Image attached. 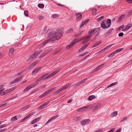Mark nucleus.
<instances>
[{
    "label": "nucleus",
    "instance_id": "obj_1",
    "mask_svg": "<svg viewBox=\"0 0 132 132\" xmlns=\"http://www.w3.org/2000/svg\"><path fill=\"white\" fill-rule=\"evenodd\" d=\"M63 32L61 29L57 30L55 32L51 31L48 34V37L50 38L48 39L49 42H54L56 40L60 39L62 35Z\"/></svg>",
    "mask_w": 132,
    "mask_h": 132
},
{
    "label": "nucleus",
    "instance_id": "obj_2",
    "mask_svg": "<svg viewBox=\"0 0 132 132\" xmlns=\"http://www.w3.org/2000/svg\"><path fill=\"white\" fill-rule=\"evenodd\" d=\"M92 36V35H88L80 39L79 41L77 39H74L71 42L70 44L67 46L66 48L68 49H69L73 46L75 44L78 42L79 41H81L82 40H83L84 41L81 43V44H84L88 41L90 38Z\"/></svg>",
    "mask_w": 132,
    "mask_h": 132
},
{
    "label": "nucleus",
    "instance_id": "obj_3",
    "mask_svg": "<svg viewBox=\"0 0 132 132\" xmlns=\"http://www.w3.org/2000/svg\"><path fill=\"white\" fill-rule=\"evenodd\" d=\"M105 20H104L101 22L100 26L103 29H105L109 28L107 27V26L105 23Z\"/></svg>",
    "mask_w": 132,
    "mask_h": 132
},
{
    "label": "nucleus",
    "instance_id": "obj_4",
    "mask_svg": "<svg viewBox=\"0 0 132 132\" xmlns=\"http://www.w3.org/2000/svg\"><path fill=\"white\" fill-rule=\"evenodd\" d=\"M90 120L89 119H86L83 120L80 122L82 125H85L90 122Z\"/></svg>",
    "mask_w": 132,
    "mask_h": 132
},
{
    "label": "nucleus",
    "instance_id": "obj_5",
    "mask_svg": "<svg viewBox=\"0 0 132 132\" xmlns=\"http://www.w3.org/2000/svg\"><path fill=\"white\" fill-rule=\"evenodd\" d=\"M77 18L76 20L77 21L80 20L82 17V15L81 13H77L76 14Z\"/></svg>",
    "mask_w": 132,
    "mask_h": 132
},
{
    "label": "nucleus",
    "instance_id": "obj_6",
    "mask_svg": "<svg viewBox=\"0 0 132 132\" xmlns=\"http://www.w3.org/2000/svg\"><path fill=\"white\" fill-rule=\"evenodd\" d=\"M58 117V116L57 115L54 116L50 118V119L46 122V123L45 125L47 124L51 121H52L53 120L55 119L56 118Z\"/></svg>",
    "mask_w": 132,
    "mask_h": 132
},
{
    "label": "nucleus",
    "instance_id": "obj_7",
    "mask_svg": "<svg viewBox=\"0 0 132 132\" xmlns=\"http://www.w3.org/2000/svg\"><path fill=\"white\" fill-rule=\"evenodd\" d=\"M60 69H59L56 70L54 71L53 72H52V73L48 75V76H49L50 78L52 76H54L56 74L59 72L60 71Z\"/></svg>",
    "mask_w": 132,
    "mask_h": 132
},
{
    "label": "nucleus",
    "instance_id": "obj_8",
    "mask_svg": "<svg viewBox=\"0 0 132 132\" xmlns=\"http://www.w3.org/2000/svg\"><path fill=\"white\" fill-rule=\"evenodd\" d=\"M39 62V60L35 61L34 62L31 64L29 67V68L30 69L31 68H32Z\"/></svg>",
    "mask_w": 132,
    "mask_h": 132
},
{
    "label": "nucleus",
    "instance_id": "obj_9",
    "mask_svg": "<svg viewBox=\"0 0 132 132\" xmlns=\"http://www.w3.org/2000/svg\"><path fill=\"white\" fill-rule=\"evenodd\" d=\"M41 69V68H37L34 69L32 72V75L35 74L37 73Z\"/></svg>",
    "mask_w": 132,
    "mask_h": 132
},
{
    "label": "nucleus",
    "instance_id": "obj_10",
    "mask_svg": "<svg viewBox=\"0 0 132 132\" xmlns=\"http://www.w3.org/2000/svg\"><path fill=\"white\" fill-rule=\"evenodd\" d=\"M104 65V64H103L100 65H99L96 68H95L93 70L92 72H94L97 71V70H99L102 67H103Z\"/></svg>",
    "mask_w": 132,
    "mask_h": 132
},
{
    "label": "nucleus",
    "instance_id": "obj_11",
    "mask_svg": "<svg viewBox=\"0 0 132 132\" xmlns=\"http://www.w3.org/2000/svg\"><path fill=\"white\" fill-rule=\"evenodd\" d=\"M86 110H87L86 106L77 109L78 111L81 112H84Z\"/></svg>",
    "mask_w": 132,
    "mask_h": 132
},
{
    "label": "nucleus",
    "instance_id": "obj_12",
    "mask_svg": "<svg viewBox=\"0 0 132 132\" xmlns=\"http://www.w3.org/2000/svg\"><path fill=\"white\" fill-rule=\"evenodd\" d=\"M22 77H21L16 78L13 82L11 83V84H13L17 82L18 81L20 80Z\"/></svg>",
    "mask_w": 132,
    "mask_h": 132
},
{
    "label": "nucleus",
    "instance_id": "obj_13",
    "mask_svg": "<svg viewBox=\"0 0 132 132\" xmlns=\"http://www.w3.org/2000/svg\"><path fill=\"white\" fill-rule=\"evenodd\" d=\"M48 40L47 39L44 41L41 44H40V47H43L47 43L49 42Z\"/></svg>",
    "mask_w": 132,
    "mask_h": 132
},
{
    "label": "nucleus",
    "instance_id": "obj_14",
    "mask_svg": "<svg viewBox=\"0 0 132 132\" xmlns=\"http://www.w3.org/2000/svg\"><path fill=\"white\" fill-rule=\"evenodd\" d=\"M106 24H107V27L109 28L110 27L111 24V20L110 19H108L107 20L106 22Z\"/></svg>",
    "mask_w": 132,
    "mask_h": 132
},
{
    "label": "nucleus",
    "instance_id": "obj_15",
    "mask_svg": "<svg viewBox=\"0 0 132 132\" xmlns=\"http://www.w3.org/2000/svg\"><path fill=\"white\" fill-rule=\"evenodd\" d=\"M48 73H47V74H45L44 75H43V76H42L41 77L39 78H38L37 79V81H41V80L43 79L48 74Z\"/></svg>",
    "mask_w": 132,
    "mask_h": 132
},
{
    "label": "nucleus",
    "instance_id": "obj_16",
    "mask_svg": "<svg viewBox=\"0 0 132 132\" xmlns=\"http://www.w3.org/2000/svg\"><path fill=\"white\" fill-rule=\"evenodd\" d=\"M40 118L41 117H39L34 119L31 122V124H33L37 122L40 119Z\"/></svg>",
    "mask_w": 132,
    "mask_h": 132
},
{
    "label": "nucleus",
    "instance_id": "obj_17",
    "mask_svg": "<svg viewBox=\"0 0 132 132\" xmlns=\"http://www.w3.org/2000/svg\"><path fill=\"white\" fill-rule=\"evenodd\" d=\"M35 113V112H33L31 113L30 114L27 115L26 117H25L24 118L25 119V120L29 118L31 116H32V115H33V114H34Z\"/></svg>",
    "mask_w": 132,
    "mask_h": 132
},
{
    "label": "nucleus",
    "instance_id": "obj_18",
    "mask_svg": "<svg viewBox=\"0 0 132 132\" xmlns=\"http://www.w3.org/2000/svg\"><path fill=\"white\" fill-rule=\"evenodd\" d=\"M32 88L31 85L28 86L27 87L23 90V92H25V91H27L29 89Z\"/></svg>",
    "mask_w": 132,
    "mask_h": 132
},
{
    "label": "nucleus",
    "instance_id": "obj_19",
    "mask_svg": "<svg viewBox=\"0 0 132 132\" xmlns=\"http://www.w3.org/2000/svg\"><path fill=\"white\" fill-rule=\"evenodd\" d=\"M42 50H41L39 51H36L35 53H34V54L35 56L36 57V56H38L42 52Z\"/></svg>",
    "mask_w": 132,
    "mask_h": 132
},
{
    "label": "nucleus",
    "instance_id": "obj_20",
    "mask_svg": "<svg viewBox=\"0 0 132 132\" xmlns=\"http://www.w3.org/2000/svg\"><path fill=\"white\" fill-rule=\"evenodd\" d=\"M101 106V104L100 103L97 104V105L95 106L94 109L93 110L94 111H96L97 109L99 108Z\"/></svg>",
    "mask_w": 132,
    "mask_h": 132
},
{
    "label": "nucleus",
    "instance_id": "obj_21",
    "mask_svg": "<svg viewBox=\"0 0 132 132\" xmlns=\"http://www.w3.org/2000/svg\"><path fill=\"white\" fill-rule=\"evenodd\" d=\"M34 57H36L34 55V54H33L31 55L30 57L27 60V62H29L30 61L31 59H32Z\"/></svg>",
    "mask_w": 132,
    "mask_h": 132
},
{
    "label": "nucleus",
    "instance_id": "obj_22",
    "mask_svg": "<svg viewBox=\"0 0 132 132\" xmlns=\"http://www.w3.org/2000/svg\"><path fill=\"white\" fill-rule=\"evenodd\" d=\"M14 51V49L13 48H11L9 51V55L12 56L13 54Z\"/></svg>",
    "mask_w": 132,
    "mask_h": 132
},
{
    "label": "nucleus",
    "instance_id": "obj_23",
    "mask_svg": "<svg viewBox=\"0 0 132 132\" xmlns=\"http://www.w3.org/2000/svg\"><path fill=\"white\" fill-rule=\"evenodd\" d=\"M117 113L118 112L116 111L113 112L111 114V117L112 118L116 116L117 115Z\"/></svg>",
    "mask_w": 132,
    "mask_h": 132
},
{
    "label": "nucleus",
    "instance_id": "obj_24",
    "mask_svg": "<svg viewBox=\"0 0 132 132\" xmlns=\"http://www.w3.org/2000/svg\"><path fill=\"white\" fill-rule=\"evenodd\" d=\"M95 97L94 95H90L89 96L88 99V101H91L93 99L95 98Z\"/></svg>",
    "mask_w": 132,
    "mask_h": 132
},
{
    "label": "nucleus",
    "instance_id": "obj_25",
    "mask_svg": "<svg viewBox=\"0 0 132 132\" xmlns=\"http://www.w3.org/2000/svg\"><path fill=\"white\" fill-rule=\"evenodd\" d=\"M29 106H30V105H27L21 108V110L22 111H24V110H26V109H28Z\"/></svg>",
    "mask_w": 132,
    "mask_h": 132
},
{
    "label": "nucleus",
    "instance_id": "obj_26",
    "mask_svg": "<svg viewBox=\"0 0 132 132\" xmlns=\"http://www.w3.org/2000/svg\"><path fill=\"white\" fill-rule=\"evenodd\" d=\"M132 26V23H130L127 25L125 27L127 30L129 29Z\"/></svg>",
    "mask_w": 132,
    "mask_h": 132
},
{
    "label": "nucleus",
    "instance_id": "obj_27",
    "mask_svg": "<svg viewBox=\"0 0 132 132\" xmlns=\"http://www.w3.org/2000/svg\"><path fill=\"white\" fill-rule=\"evenodd\" d=\"M48 94H49L47 92V91H46L44 93H43L42 94L40 95L39 96V97L40 98H41L42 97L45 96L46 95H47Z\"/></svg>",
    "mask_w": 132,
    "mask_h": 132
},
{
    "label": "nucleus",
    "instance_id": "obj_28",
    "mask_svg": "<svg viewBox=\"0 0 132 132\" xmlns=\"http://www.w3.org/2000/svg\"><path fill=\"white\" fill-rule=\"evenodd\" d=\"M117 82L113 83L110 84V85L108 86L106 88V89L112 86H113L117 84Z\"/></svg>",
    "mask_w": 132,
    "mask_h": 132
},
{
    "label": "nucleus",
    "instance_id": "obj_29",
    "mask_svg": "<svg viewBox=\"0 0 132 132\" xmlns=\"http://www.w3.org/2000/svg\"><path fill=\"white\" fill-rule=\"evenodd\" d=\"M100 29L101 28L100 27H99L95 28L93 30L94 31V32H95V33H96L99 32L100 31Z\"/></svg>",
    "mask_w": 132,
    "mask_h": 132
},
{
    "label": "nucleus",
    "instance_id": "obj_30",
    "mask_svg": "<svg viewBox=\"0 0 132 132\" xmlns=\"http://www.w3.org/2000/svg\"><path fill=\"white\" fill-rule=\"evenodd\" d=\"M125 15L124 14L121 15L119 18L118 20V21H121L125 17Z\"/></svg>",
    "mask_w": 132,
    "mask_h": 132
},
{
    "label": "nucleus",
    "instance_id": "obj_31",
    "mask_svg": "<svg viewBox=\"0 0 132 132\" xmlns=\"http://www.w3.org/2000/svg\"><path fill=\"white\" fill-rule=\"evenodd\" d=\"M86 109L87 110L88 109L92 108L93 107V106L92 105H89L86 106Z\"/></svg>",
    "mask_w": 132,
    "mask_h": 132
},
{
    "label": "nucleus",
    "instance_id": "obj_32",
    "mask_svg": "<svg viewBox=\"0 0 132 132\" xmlns=\"http://www.w3.org/2000/svg\"><path fill=\"white\" fill-rule=\"evenodd\" d=\"M123 48H119V49L115 51H114V52H115V54H116V53H119V52H120V51H121L123 50Z\"/></svg>",
    "mask_w": 132,
    "mask_h": 132
},
{
    "label": "nucleus",
    "instance_id": "obj_33",
    "mask_svg": "<svg viewBox=\"0 0 132 132\" xmlns=\"http://www.w3.org/2000/svg\"><path fill=\"white\" fill-rule=\"evenodd\" d=\"M18 119V118H17V116H15L14 117L11 118V120L12 121H14Z\"/></svg>",
    "mask_w": 132,
    "mask_h": 132
},
{
    "label": "nucleus",
    "instance_id": "obj_34",
    "mask_svg": "<svg viewBox=\"0 0 132 132\" xmlns=\"http://www.w3.org/2000/svg\"><path fill=\"white\" fill-rule=\"evenodd\" d=\"M102 41H100L98 42H97L93 46V47H95L97 46H98V45H99V44H100V43H101L102 42Z\"/></svg>",
    "mask_w": 132,
    "mask_h": 132
},
{
    "label": "nucleus",
    "instance_id": "obj_35",
    "mask_svg": "<svg viewBox=\"0 0 132 132\" xmlns=\"http://www.w3.org/2000/svg\"><path fill=\"white\" fill-rule=\"evenodd\" d=\"M71 84H67V85H65L64 86L62 87L63 89H66L68 87H69V86L71 85Z\"/></svg>",
    "mask_w": 132,
    "mask_h": 132
},
{
    "label": "nucleus",
    "instance_id": "obj_36",
    "mask_svg": "<svg viewBox=\"0 0 132 132\" xmlns=\"http://www.w3.org/2000/svg\"><path fill=\"white\" fill-rule=\"evenodd\" d=\"M9 93V91H8V89L5 90L4 92H3L1 94V95H5L6 94L8 93Z\"/></svg>",
    "mask_w": 132,
    "mask_h": 132
},
{
    "label": "nucleus",
    "instance_id": "obj_37",
    "mask_svg": "<svg viewBox=\"0 0 132 132\" xmlns=\"http://www.w3.org/2000/svg\"><path fill=\"white\" fill-rule=\"evenodd\" d=\"M114 44H112L110 45H109L106 47H105L103 49V51H105L106 50H107L109 49V48L111 46L113 45Z\"/></svg>",
    "mask_w": 132,
    "mask_h": 132
},
{
    "label": "nucleus",
    "instance_id": "obj_38",
    "mask_svg": "<svg viewBox=\"0 0 132 132\" xmlns=\"http://www.w3.org/2000/svg\"><path fill=\"white\" fill-rule=\"evenodd\" d=\"M91 11L95 15L96 14V12L97 11L96 9H92Z\"/></svg>",
    "mask_w": 132,
    "mask_h": 132
},
{
    "label": "nucleus",
    "instance_id": "obj_39",
    "mask_svg": "<svg viewBox=\"0 0 132 132\" xmlns=\"http://www.w3.org/2000/svg\"><path fill=\"white\" fill-rule=\"evenodd\" d=\"M84 31V30H82V31L80 32L78 34L75 35V36L76 37H78L81 35L82 33Z\"/></svg>",
    "mask_w": 132,
    "mask_h": 132
},
{
    "label": "nucleus",
    "instance_id": "obj_40",
    "mask_svg": "<svg viewBox=\"0 0 132 132\" xmlns=\"http://www.w3.org/2000/svg\"><path fill=\"white\" fill-rule=\"evenodd\" d=\"M39 81H38L37 79L36 82H35V85H31V87H32V88L34 87L35 86H36L38 84Z\"/></svg>",
    "mask_w": 132,
    "mask_h": 132
},
{
    "label": "nucleus",
    "instance_id": "obj_41",
    "mask_svg": "<svg viewBox=\"0 0 132 132\" xmlns=\"http://www.w3.org/2000/svg\"><path fill=\"white\" fill-rule=\"evenodd\" d=\"M38 7L41 8H43L44 7V5L43 4H39L38 5Z\"/></svg>",
    "mask_w": 132,
    "mask_h": 132
},
{
    "label": "nucleus",
    "instance_id": "obj_42",
    "mask_svg": "<svg viewBox=\"0 0 132 132\" xmlns=\"http://www.w3.org/2000/svg\"><path fill=\"white\" fill-rule=\"evenodd\" d=\"M81 119V117L80 116H78L75 118V121H77L80 120Z\"/></svg>",
    "mask_w": 132,
    "mask_h": 132
},
{
    "label": "nucleus",
    "instance_id": "obj_43",
    "mask_svg": "<svg viewBox=\"0 0 132 132\" xmlns=\"http://www.w3.org/2000/svg\"><path fill=\"white\" fill-rule=\"evenodd\" d=\"M87 80V78L84 79L80 81L81 84H82L85 82Z\"/></svg>",
    "mask_w": 132,
    "mask_h": 132
},
{
    "label": "nucleus",
    "instance_id": "obj_44",
    "mask_svg": "<svg viewBox=\"0 0 132 132\" xmlns=\"http://www.w3.org/2000/svg\"><path fill=\"white\" fill-rule=\"evenodd\" d=\"M58 16V14H54L53 15H52V17L54 19V18H55L56 17H57Z\"/></svg>",
    "mask_w": 132,
    "mask_h": 132
},
{
    "label": "nucleus",
    "instance_id": "obj_45",
    "mask_svg": "<svg viewBox=\"0 0 132 132\" xmlns=\"http://www.w3.org/2000/svg\"><path fill=\"white\" fill-rule=\"evenodd\" d=\"M28 11H25L24 12V14L26 16H28Z\"/></svg>",
    "mask_w": 132,
    "mask_h": 132
},
{
    "label": "nucleus",
    "instance_id": "obj_46",
    "mask_svg": "<svg viewBox=\"0 0 132 132\" xmlns=\"http://www.w3.org/2000/svg\"><path fill=\"white\" fill-rule=\"evenodd\" d=\"M115 54V52L114 51L112 53H111L108 56V57H110L112 56H114Z\"/></svg>",
    "mask_w": 132,
    "mask_h": 132
},
{
    "label": "nucleus",
    "instance_id": "obj_47",
    "mask_svg": "<svg viewBox=\"0 0 132 132\" xmlns=\"http://www.w3.org/2000/svg\"><path fill=\"white\" fill-rule=\"evenodd\" d=\"M88 53V52H86L83 53L82 54H80L79 56H82L85 55H86L87 53Z\"/></svg>",
    "mask_w": 132,
    "mask_h": 132
},
{
    "label": "nucleus",
    "instance_id": "obj_48",
    "mask_svg": "<svg viewBox=\"0 0 132 132\" xmlns=\"http://www.w3.org/2000/svg\"><path fill=\"white\" fill-rule=\"evenodd\" d=\"M127 118L126 117L123 118L122 120L120 121V122H122L125 121L127 119Z\"/></svg>",
    "mask_w": 132,
    "mask_h": 132
},
{
    "label": "nucleus",
    "instance_id": "obj_49",
    "mask_svg": "<svg viewBox=\"0 0 132 132\" xmlns=\"http://www.w3.org/2000/svg\"><path fill=\"white\" fill-rule=\"evenodd\" d=\"M94 32L93 30L90 29L88 32V34H92Z\"/></svg>",
    "mask_w": 132,
    "mask_h": 132
},
{
    "label": "nucleus",
    "instance_id": "obj_50",
    "mask_svg": "<svg viewBox=\"0 0 132 132\" xmlns=\"http://www.w3.org/2000/svg\"><path fill=\"white\" fill-rule=\"evenodd\" d=\"M50 103V102L48 101L46 102H45L43 104V106L44 107L46 106V105H48Z\"/></svg>",
    "mask_w": 132,
    "mask_h": 132
},
{
    "label": "nucleus",
    "instance_id": "obj_51",
    "mask_svg": "<svg viewBox=\"0 0 132 132\" xmlns=\"http://www.w3.org/2000/svg\"><path fill=\"white\" fill-rule=\"evenodd\" d=\"M15 88L14 87L13 88H11L10 89H8V91H9V92H10L13 90H14L15 89Z\"/></svg>",
    "mask_w": 132,
    "mask_h": 132
},
{
    "label": "nucleus",
    "instance_id": "obj_52",
    "mask_svg": "<svg viewBox=\"0 0 132 132\" xmlns=\"http://www.w3.org/2000/svg\"><path fill=\"white\" fill-rule=\"evenodd\" d=\"M54 89V88H51L49 89L48 90V91H47L48 92V93H50L51 92V91H52Z\"/></svg>",
    "mask_w": 132,
    "mask_h": 132
},
{
    "label": "nucleus",
    "instance_id": "obj_53",
    "mask_svg": "<svg viewBox=\"0 0 132 132\" xmlns=\"http://www.w3.org/2000/svg\"><path fill=\"white\" fill-rule=\"evenodd\" d=\"M6 126V125L5 124H3L2 125L0 126V129L2 128H3V127H5Z\"/></svg>",
    "mask_w": 132,
    "mask_h": 132
},
{
    "label": "nucleus",
    "instance_id": "obj_54",
    "mask_svg": "<svg viewBox=\"0 0 132 132\" xmlns=\"http://www.w3.org/2000/svg\"><path fill=\"white\" fill-rule=\"evenodd\" d=\"M21 43L20 42H19V43H18L17 44H16L15 45V47H19V46H21Z\"/></svg>",
    "mask_w": 132,
    "mask_h": 132
},
{
    "label": "nucleus",
    "instance_id": "obj_55",
    "mask_svg": "<svg viewBox=\"0 0 132 132\" xmlns=\"http://www.w3.org/2000/svg\"><path fill=\"white\" fill-rule=\"evenodd\" d=\"M73 28H71L70 29H69V30H67V32L68 33L70 32H71L72 31H73Z\"/></svg>",
    "mask_w": 132,
    "mask_h": 132
},
{
    "label": "nucleus",
    "instance_id": "obj_56",
    "mask_svg": "<svg viewBox=\"0 0 132 132\" xmlns=\"http://www.w3.org/2000/svg\"><path fill=\"white\" fill-rule=\"evenodd\" d=\"M123 35V32H120L118 34V36L119 37H122Z\"/></svg>",
    "mask_w": 132,
    "mask_h": 132
},
{
    "label": "nucleus",
    "instance_id": "obj_57",
    "mask_svg": "<svg viewBox=\"0 0 132 132\" xmlns=\"http://www.w3.org/2000/svg\"><path fill=\"white\" fill-rule=\"evenodd\" d=\"M110 34L109 33V32L108 31H107V32L105 34L104 36H105L106 37H107Z\"/></svg>",
    "mask_w": 132,
    "mask_h": 132
},
{
    "label": "nucleus",
    "instance_id": "obj_58",
    "mask_svg": "<svg viewBox=\"0 0 132 132\" xmlns=\"http://www.w3.org/2000/svg\"><path fill=\"white\" fill-rule=\"evenodd\" d=\"M89 44V43H88L86 45H85L83 47L85 49L88 46V45Z\"/></svg>",
    "mask_w": 132,
    "mask_h": 132
},
{
    "label": "nucleus",
    "instance_id": "obj_59",
    "mask_svg": "<svg viewBox=\"0 0 132 132\" xmlns=\"http://www.w3.org/2000/svg\"><path fill=\"white\" fill-rule=\"evenodd\" d=\"M113 30V28H111L108 31L109 32V33L110 34L111 32Z\"/></svg>",
    "mask_w": 132,
    "mask_h": 132
},
{
    "label": "nucleus",
    "instance_id": "obj_60",
    "mask_svg": "<svg viewBox=\"0 0 132 132\" xmlns=\"http://www.w3.org/2000/svg\"><path fill=\"white\" fill-rule=\"evenodd\" d=\"M113 30V28H111L108 31L109 32V33L110 34L111 32Z\"/></svg>",
    "mask_w": 132,
    "mask_h": 132
},
{
    "label": "nucleus",
    "instance_id": "obj_61",
    "mask_svg": "<svg viewBox=\"0 0 132 132\" xmlns=\"http://www.w3.org/2000/svg\"><path fill=\"white\" fill-rule=\"evenodd\" d=\"M85 24V23H84V22H83V21L82 22H81V24L80 25V28L82 27Z\"/></svg>",
    "mask_w": 132,
    "mask_h": 132
},
{
    "label": "nucleus",
    "instance_id": "obj_62",
    "mask_svg": "<svg viewBox=\"0 0 132 132\" xmlns=\"http://www.w3.org/2000/svg\"><path fill=\"white\" fill-rule=\"evenodd\" d=\"M103 17H104V16H102L101 17H100L98 18L97 19V21H100V20H101Z\"/></svg>",
    "mask_w": 132,
    "mask_h": 132
},
{
    "label": "nucleus",
    "instance_id": "obj_63",
    "mask_svg": "<svg viewBox=\"0 0 132 132\" xmlns=\"http://www.w3.org/2000/svg\"><path fill=\"white\" fill-rule=\"evenodd\" d=\"M102 129H98V130H96L94 132H102Z\"/></svg>",
    "mask_w": 132,
    "mask_h": 132
},
{
    "label": "nucleus",
    "instance_id": "obj_64",
    "mask_svg": "<svg viewBox=\"0 0 132 132\" xmlns=\"http://www.w3.org/2000/svg\"><path fill=\"white\" fill-rule=\"evenodd\" d=\"M114 128H112L108 132H114Z\"/></svg>",
    "mask_w": 132,
    "mask_h": 132
}]
</instances>
